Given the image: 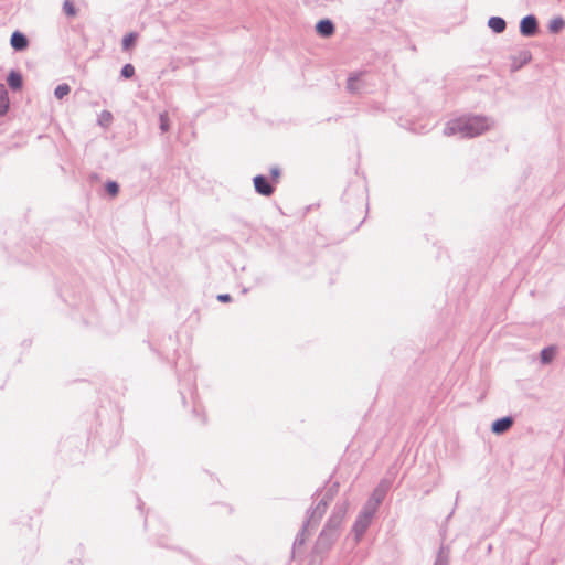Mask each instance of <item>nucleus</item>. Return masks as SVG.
I'll return each instance as SVG.
<instances>
[{"mask_svg":"<svg viewBox=\"0 0 565 565\" xmlns=\"http://www.w3.org/2000/svg\"><path fill=\"white\" fill-rule=\"evenodd\" d=\"M489 129V119L484 116L460 117L447 122L444 128L445 136L460 135L462 138H472Z\"/></svg>","mask_w":565,"mask_h":565,"instance_id":"obj_1","label":"nucleus"},{"mask_svg":"<svg viewBox=\"0 0 565 565\" xmlns=\"http://www.w3.org/2000/svg\"><path fill=\"white\" fill-rule=\"evenodd\" d=\"M10 44L12 49L17 52H22L29 46L28 36L21 31H14L10 38Z\"/></svg>","mask_w":565,"mask_h":565,"instance_id":"obj_9","label":"nucleus"},{"mask_svg":"<svg viewBox=\"0 0 565 565\" xmlns=\"http://www.w3.org/2000/svg\"><path fill=\"white\" fill-rule=\"evenodd\" d=\"M360 75L361 74H351L349 77H348V81H347V89L351 93V94H361L363 88H362V85H361V81H360Z\"/></svg>","mask_w":565,"mask_h":565,"instance_id":"obj_13","label":"nucleus"},{"mask_svg":"<svg viewBox=\"0 0 565 565\" xmlns=\"http://www.w3.org/2000/svg\"><path fill=\"white\" fill-rule=\"evenodd\" d=\"M160 130L167 132L170 128V121L167 113H161L159 116Z\"/></svg>","mask_w":565,"mask_h":565,"instance_id":"obj_28","label":"nucleus"},{"mask_svg":"<svg viewBox=\"0 0 565 565\" xmlns=\"http://www.w3.org/2000/svg\"><path fill=\"white\" fill-rule=\"evenodd\" d=\"M556 355V348L554 345L546 347L540 352V360L542 364H550Z\"/></svg>","mask_w":565,"mask_h":565,"instance_id":"obj_17","label":"nucleus"},{"mask_svg":"<svg viewBox=\"0 0 565 565\" xmlns=\"http://www.w3.org/2000/svg\"><path fill=\"white\" fill-rule=\"evenodd\" d=\"M135 75V67L132 64L127 63L121 67L120 76L125 79H130Z\"/></svg>","mask_w":565,"mask_h":565,"instance_id":"obj_26","label":"nucleus"},{"mask_svg":"<svg viewBox=\"0 0 565 565\" xmlns=\"http://www.w3.org/2000/svg\"><path fill=\"white\" fill-rule=\"evenodd\" d=\"M280 174H281V172H280V169L278 167H273L270 169V177H271V180L274 182L278 181V179L280 178Z\"/></svg>","mask_w":565,"mask_h":565,"instance_id":"obj_29","label":"nucleus"},{"mask_svg":"<svg viewBox=\"0 0 565 565\" xmlns=\"http://www.w3.org/2000/svg\"><path fill=\"white\" fill-rule=\"evenodd\" d=\"M119 189H120V188H119V184H118V182H116V181H111V180H110V181H107V182L105 183V190H106V192H107L111 198H115V196H117V195H118V193H119Z\"/></svg>","mask_w":565,"mask_h":565,"instance_id":"obj_25","label":"nucleus"},{"mask_svg":"<svg viewBox=\"0 0 565 565\" xmlns=\"http://www.w3.org/2000/svg\"><path fill=\"white\" fill-rule=\"evenodd\" d=\"M387 488H388V484L385 483L384 481H382L374 489L371 497L369 498V500L365 503L377 510L385 498Z\"/></svg>","mask_w":565,"mask_h":565,"instance_id":"obj_7","label":"nucleus"},{"mask_svg":"<svg viewBox=\"0 0 565 565\" xmlns=\"http://www.w3.org/2000/svg\"><path fill=\"white\" fill-rule=\"evenodd\" d=\"M63 11L67 17H75L77 14V9L71 0L64 1Z\"/></svg>","mask_w":565,"mask_h":565,"instance_id":"obj_27","label":"nucleus"},{"mask_svg":"<svg viewBox=\"0 0 565 565\" xmlns=\"http://www.w3.org/2000/svg\"><path fill=\"white\" fill-rule=\"evenodd\" d=\"M488 26L497 34L504 32L507 29V22L501 17H491L488 20Z\"/></svg>","mask_w":565,"mask_h":565,"instance_id":"obj_14","label":"nucleus"},{"mask_svg":"<svg viewBox=\"0 0 565 565\" xmlns=\"http://www.w3.org/2000/svg\"><path fill=\"white\" fill-rule=\"evenodd\" d=\"M316 32L322 38L333 35L335 31L334 23L330 19H321L316 23Z\"/></svg>","mask_w":565,"mask_h":565,"instance_id":"obj_10","label":"nucleus"},{"mask_svg":"<svg viewBox=\"0 0 565 565\" xmlns=\"http://www.w3.org/2000/svg\"><path fill=\"white\" fill-rule=\"evenodd\" d=\"M7 83L12 90H20L23 86L22 74L19 71L11 70L8 74Z\"/></svg>","mask_w":565,"mask_h":565,"instance_id":"obj_12","label":"nucleus"},{"mask_svg":"<svg viewBox=\"0 0 565 565\" xmlns=\"http://www.w3.org/2000/svg\"><path fill=\"white\" fill-rule=\"evenodd\" d=\"M255 191L264 196H270L275 192V186L264 174H257L253 178Z\"/></svg>","mask_w":565,"mask_h":565,"instance_id":"obj_6","label":"nucleus"},{"mask_svg":"<svg viewBox=\"0 0 565 565\" xmlns=\"http://www.w3.org/2000/svg\"><path fill=\"white\" fill-rule=\"evenodd\" d=\"M376 511V509L366 503L363 505L352 526V532L354 533L356 541H360L361 537L365 534Z\"/></svg>","mask_w":565,"mask_h":565,"instance_id":"obj_2","label":"nucleus"},{"mask_svg":"<svg viewBox=\"0 0 565 565\" xmlns=\"http://www.w3.org/2000/svg\"><path fill=\"white\" fill-rule=\"evenodd\" d=\"M342 522V519L330 515L327 523L323 526V530L328 532H335V534L339 536Z\"/></svg>","mask_w":565,"mask_h":565,"instance_id":"obj_16","label":"nucleus"},{"mask_svg":"<svg viewBox=\"0 0 565 565\" xmlns=\"http://www.w3.org/2000/svg\"><path fill=\"white\" fill-rule=\"evenodd\" d=\"M348 509H349V502L347 500L343 502H338L334 505L331 515L344 520Z\"/></svg>","mask_w":565,"mask_h":565,"instance_id":"obj_21","label":"nucleus"},{"mask_svg":"<svg viewBox=\"0 0 565 565\" xmlns=\"http://www.w3.org/2000/svg\"><path fill=\"white\" fill-rule=\"evenodd\" d=\"M321 491L322 490L320 488L317 489L316 492L313 493L312 498H316V497L320 495Z\"/></svg>","mask_w":565,"mask_h":565,"instance_id":"obj_32","label":"nucleus"},{"mask_svg":"<svg viewBox=\"0 0 565 565\" xmlns=\"http://www.w3.org/2000/svg\"><path fill=\"white\" fill-rule=\"evenodd\" d=\"M137 38H138V33H136V32H130V33L126 34L121 42L122 50L128 51L131 47H134L136 44Z\"/></svg>","mask_w":565,"mask_h":565,"instance_id":"obj_22","label":"nucleus"},{"mask_svg":"<svg viewBox=\"0 0 565 565\" xmlns=\"http://www.w3.org/2000/svg\"><path fill=\"white\" fill-rule=\"evenodd\" d=\"M328 505L329 504L327 503V500H320L315 508H310L307 511L305 522L312 525L313 527L318 525L323 514L326 513Z\"/></svg>","mask_w":565,"mask_h":565,"instance_id":"obj_5","label":"nucleus"},{"mask_svg":"<svg viewBox=\"0 0 565 565\" xmlns=\"http://www.w3.org/2000/svg\"><path fill=\"white\" fill-rule=\"evenodd\" d=\"M339 491V483L338 482H334L332 483L324 492L323 497L321 500H327V503L329 504L333 498L335 497V494L338 493Z\"/></svg>","mask_w":565,"mask_h":565,"instance_id":"obj_23","label":"nucleus"},{"mask_svg":"<svg viewBox=\"0 0 565 565\" xmlns=\"http://www.w3.org/2000/svg\"><path fill=\"white\" fill-rule=\"evenodd\" d=\"M338 537L335 532H328L322 529L312 548V554L317 556L326 554L331 550Z\"/></svg>","mask_w":565,"mask_h":565,"instance_id":"obj_3","label":"nucleus"},{"mask_svg":"<svg viewBox=\"0 0 565 565\" xmlns=\"http://www.w3.org/2000/svg\"><path fill=\"white\" fill-rule=\"evenodd\" d=\"M100 118L103 121H106L107 124H109L113 119V115L110 111L108 110H104L100 115Z\"/></svg>","mask_w":565,"mask_h":565,"instance_id":"obj_31","label":"nucleus"},{"mask_svg":"<svg viewBox=\"0 0 565 565\" xmlns=\"http://www.w3.org/2000/svg\"><path fill=\"white\" fill-rule=\"evenodd\" d=\"M9 109V96L4 84L0 83V116L7 114Z\"/></svg>","mask_w":565,"mask_h":565,"instance_id":"obj_18","label":"nucleus"},{"mask_svg":"<svg viewBox=\"0 0 565 565\" xmlns=\"http://www.w3.org/2000/svg\"><path fill=\"white\" fill-rule=\"evenodd\" d=\"M434 565H449V550L447 547H439Z\"/></svg>","mask_w":565,"mask_h":565,"instance_id":"obj_19","label":"nucleus"},{"mask_svg":"<svg viewBox=\"0 0 565 565\" xmlns=\"http://www.w3.org/2000/svg\"><path fill=\"white\" fill-rule=\"evenodd\" d=\"M531 58H532L531 52H529V51L520 52L518 56H514L512 58L511 71L512 72L519 71L521 67H523L525 64H527L531 61Z\"/></svg>","mask_w":565,"mask_h":565,"instance_id":"obj_11","label":"nucleus"},{"mask_svg":"<svg viewBox=\"0 0 565 565\" xmlns=\"http://www.w3.org/2000/svg\"><path fill=\"white\" fill-rule=\"evenodd\" d=\"M216 298L220 302L223 303L232 301V297L230 294H220Z\"/></svg>","mask_w":565,"mask_h":565,"instance_id":"obj_30","label":"nucleus"},{"mask_svg":"<svg viewBox=\"0 0 565 565\" xmlns=\"http://www.w3.org/2000/svg\"><path fill=\"white\" fill-rule=\"evenodd\" d=\"M71 92V87L68 84H60L55 87V90H54V96L57 98V99H63L65 96H67Z\"/></svg>","mask_w":565,"mask_h":565,"instance_id":"obj_24","label":"nucleus"},{"mask_svg":"<svg viewBox=\"0 0 565 565\" xmlns=\"http://www.w3.org/2000/svg\"><path fill=\"white\" fill-rule=\"evenodd\" d=\"M565 28V20L562 17L552 19L548 23V31L557 34Z\"/></svg>","mask_w":565,"mask_h":565,"instance_id":"obj_20","label":"nucleus"},{"mask_svg":"<svg viewBox=\"0 0 565 565\" xmlns=\"http://www.w3.org/2000/svg\"><path fill=\"white\" fill-rule=\"evenodd\" d=\"M539 21L534 14H527L520 21V33L523 36L532 38L539 33Z\"/></svg>","mask_w":565,"mask_h":565,"instance_id":"obj_4","label":"nucleus"},{"mask_svg":"<svg viewBox=\"0 0 565 565\" xmlns=\"http://www.w3.org/2000/svg\"><path fill=\"white\" fill-rule=\"evenodd\" d=\"M310 527H313L312 525L308 524L307 522H303L300 531L298 532V534L296 535V539L294 541V545H292V555H295V552H296V548L297 547H300L305 544L306 542V532L310 529Z\"/></svg>","mask_w":565,"mask_h":565,"instance_id":"obj_15","label":"nucleus"},{"mask_svg":"<svg viewBox=\"0 0 565 565\" xmlns=\"http://www.w3.org/2000/svg\"><path fill=\"white\" fill-rule=\"evenodd\" d=\"M514 419L512 416H504L495 419L491 425V430L495 435H502L507 433L513 425Z\"/></svg>","mask_w":565,"mask_h":565,"instance_id":"obj_8","label":"nucleus"}]
</instances>
